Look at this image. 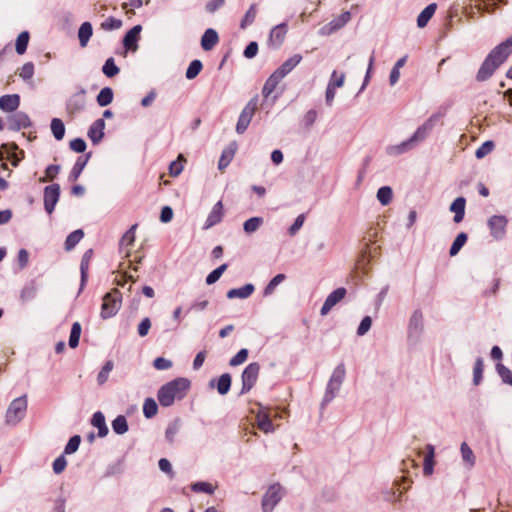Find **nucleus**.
<instances>
[{"label":"nucleus","instance_id":"nucleus-42","mask_svg":"<svg viewBox=\"0 0 512 512\" xmlns=\"http://www.w3.org/2000/svg\"><path fill=\"white\" fill-rule=\"evenodd\" d=\"M50 127L55 139L62 140L65 135V126L62 120L53 118Z\"/></svg>","mask_w":512,"mask_h":512},{"label":"nucleus","instance_id":"nucleus-10","mask_svg":"<svg viewBox=\"0 0 512 512\" xmlns=\"http://www.w3.org/2000/svg\"><path fill=\"white\" fill-rule=\"evenodd\" d=\"M439 118L440 116L438 114L430 116L421 126L417 128L414 134L410 137L411 141H413L415 145L424 141L435 127Z\"/></svg>","mask_w":512,"mask_h":512},{"label":"nucleus","instance_id":"nucleus-39","mask_svg":"<svg viewBox=\"0 0 512 512\" xmlns=\"http://www.w3.org/2000/svg\"><path fill=\"white\" fill-rule=\"evenodd\" d=\"M467 239H468V236L466 233H464V232L459 233L450 247V250H449L450 256L457 255L459 253V251L461 250V248L467 242Z\"/></svg>","mask_w":512,"mask_h":512},{"label":"nucleus","instance_id":"nucleus-2","mask_svg":"<svg viewBox=\"0 0 512 512\" xmlns=\"http://www.w3.org/2000/svg\"><path fill=\"white\" fill-rule=\"evenodd\" d=\"M121 306V292L115 288L112 291L106 293L103 297V303L101 306V317L108 319L114 316Z\"/></svg>","mask_w":512,"mask_h":512},{"label":"nucleus","instance_id":"nucleus-53","mask_svg":"<svg viewBox=\"0 0 512 512\" xmlns=\"http://www.w3.org/2000/svg\"><path fill=\"white\" fill-rule=\"evenodd\" d=\"M227 268L228 265L226 263L220 265L218 268L209 273V275L206 277V283L208 285L214 284L216 281L219 280V278L227 270Z\"/></svg>","mask_w":512,"mask_h":512},{"label":"nucleus","instance_id":"nucleus-22","mask_svg":"<svg viewBox=\"0 0 512 512\" xmlns=\"http://www.w3.org/2000/svg\"><path fill=\"white\" fill-rule=\"evenodd\" d=\"M466 200L464 197L456 198L450 205V211L454 213V222L460 223L464 219Z\"/></svg>","mask_w":512,"mask_h":512},{"label":"nucleus","instance_id":"nucleus-59","mask_svg":"<svg viewBox=\"0 0 512 512\" xmlns=\"http://www.w3.org/2000/svg\"><path fill=\"white\" fill-rule=\"evenodd\" d=\"M80 442H81V438L79 435L72 436L69 439L67 445L65 446V449H64L65 454H72V453L76 452L79 448Z\"/></svg>","mask_w":512,"mask_h":512},{"label":"nucleus","instance_id":"nucleus-9","mask_svg":"<svg viewBox=\"0 0 512 512\" xmlns=\"http://www.w3.org/2000/svg\"><path fill=\"white\" fill-rule=\"evenodd\" d=\"M282 487L274 484L269 487L263 496L262 508L265 512H270L282 498Z\"/></svg>","mask_w":512,"mask_h":512},{"label":"nucleus","instance_id":"nucleus-7","mask_svg":"<svg viewBox=\"0 0 512 512\" xmlns=\"http://www.w3.org/2000/svg\"><path fill=\"white\" fill-rule=\"evenodd\" d=\"M257 106H258V96L256 95L246 104V106L244 107V109L242 110V112L239 116V119H238V122L236 125V131L238 134H243L246 131V129L248 128V126L255 114Z\"/></svg>","mask_w":512,"mask_h":512},{"label":"nucleus","instance_id":"nucleus-14","mask_svg":"<svg viewBox=\"0 0 512 512\" xmlns=\"http://www.w3.org/2000/svg\"><path fill=\"white\" fill-rule=\"evenodd\" d=\"M31 126L29 116L24 112H17L8 117V128L12 131H19Z\"/></svg>","mask_w":512,"mask_h":512},{"label":"nucleus","instance_id":"nucleus-38","mask_svg":"<svg viewBox=\"0 0 512 512\" xmlns=\"http://www.w3.org/2000/svg\"><path fill=\"white\" fill-rule=\"evenodd\" d=\"M84 232L81 229L75 230L68 235L65 241V249L72 250L83 238Z\"/></svg>","mask_w":512,"mask_h":512},{"label":"nucleus","instance_id":"nucleus-61","mask_svg":"<svg viewBox=\"0 0 512 512\" xmlns=\"http://www.w3.org/2000/svg\"><path fill=\"white\" fill-rule=\"evenodd\" d=\"M248 358V350L246 348L241 349L235 356L230 359L229 364L231 366H238L243 364Z\"/></svg>","mask_w":512,"mask_h":512},{"label":"nucleus","instance_id":"nucleus-34","mask_svg":"<svg viewBox=\"0 0 512 512\" xmlns=\"http://www.w3.org/2000/svg\"><path fill=\"white\" fill-rule=\"evenodd\" d=\"M414 142L411 141V138H409L408 140L406 141H403L402 143L398 144V145H393V146H389L387 148V153L389 155H399V154H402V153H405L407 152L408 150H410L413 146H414Z\"/></svg>","mask_w":512,"mask_h":512},{"label":"nucleus","instance_id":"nucleus-41","mask_svg":"<svg viewBox=\"0 0 512 512\" xmlns=\"http://www.w3.org/2000/svg\"><path fill=\"white\" fill-rule=\"evenodd\" d=\"M87 161H88V156L86 157H79L76 161V163L74 164L73 168H72V171L70 173V180L72 181H76L79 176L81 175L84 167L86 166L87 164Z\"/></svg>","mask_w":512,"mask_h":512},{"label":"nucleus","instance_id":"nucleus-48","mask_svg":"<svg viewBox=\"0 0 512 512\" xmlns=\"http://www.w3.org/2000/svg\"><path fill=\"white\" fill-rule=\"evenodd\" d=\"M203 68V65H202V62L198 59L196 60H193L187 70H186V78L189 79V80H192L194 79L202 70Z\"/></svg>","mask_w":512,"mask_h":512},{"label":"nucleus","instance_id":"nucleus-43","mask_svg":"<svg viewBox=\"0 0 512 512\" xmlns=\"http://www.w3.org/2000/svg\"><path fill=\"white\" fill-rule=\"evenodd\" d=\"M393 197L392 189L389 186H383L377 191V199L378 201L386 206L391 203Z\"/></svg>","mask_w":512,"mask_h":512},{"label":"nucleus","instance_id":"nucleus-35","mask_svg":"<svg viewBox=\"0 0 512 512\" xmlns=\"http://www.w3.org/2000/svg\"><path fill=\"white\" fill-rule=\"evenodd\" d=\"M29 40L30 34L28 31H23L18 35L15 43V49L19 55H22L26 52Z\"/></svg>","mask_w":512,"mask_h":512},{"label":"nucleus","instance_id":"nucleus-47","mask_svg":"<svg viewBox=\"0 0 512 512\" xmlns=\"http://www.w3.org/2000/svg\"><path fill=\"white\" fill-rule=\"evenodd\" d=\"M80 335H81V325L79 322H75L72 325L70 337H69V346L71 348H76L78 346Z\"/></svg>","mask_w":512,"mask_h":512},{"label":"nucleus","instance_id":"nucleus-13","mask_svg":"<svg viewBox=\"0 0 512 512\" xmlns=\"http://www.w3.org/2000/svg\"><path fill=\"white\" fill-rule=\"evenodd\" d=\"M345 295L346 289L343 287L337 288L330 293L321 308V315H327L330 310L345 297Z\"/></svg>","mask_w":512,"mask_h":512},{"label":"nucleus","instance_id":"nucleus-33","mask_svg":"<svg viewBox=\"0 0 512 512\" xmlns=\"http://www.w3.org/2000/svg\"><path fill=\"white\" fill-rule=\"evenodd\" d=\"M92 32H93L92 25L89 22H84L80 26L79 31H78V38H79L80 45L82 47H85L87 45L90 37L92 36Z\"/></svg>","mask_w":512,"mask_h":512},{"label":"nucleus","instance_id":"nucleus-55","mask_svg":"<svg viewBox=\"0 0 512 512\" xmlns=\"http://www.w3.org/2000/svg\"><path fill=\"white\" fill-rule=\"evenodd\" d=\"M461 454H462V458L465 462H467L470 466L474 465V463H475L474 453L466 442H463L461 444Z\"/></svg>","mask_w":512,"mask_h":512},{"label":"nucleus","instance_id":"nucleus-29","mask_svg":"<svg viewBox=\"0 0 512 512\" xmlns=\"http://www.w3.org/2000/svg\"><path fill=\"white\" fill-rule=\"evenodd\" d=\"M471 2L478 10L491 13L498 4L505 3V0H471Z\"/></svg>","mask_w":512,"mask_h":512},{"label":"nucleus","instance_id":"nucleus-28","mask_svg":"<svg viewBox=\"0 0 512 512\" xmlns=\"http://www.w3.org/2000/svg\"><path fill=\"white\" fill-rule=\"evenodd\" d=\"M93 256V250H87L81 259L80 271H81V287H83L88 279V271L90 266V261Z\"/></svg>","mask_w":512,"mask_h":512},{"label":"nucleus","instance_id":"nucleus-30","mask_svg":"<svg viewBox=\"0 0 512 512\" xmlns=\"http://www.w3.org/2000/svg\"><path fill=\"white\" fill-rule=\"evenodd\" d=\"M91 423L98 429V436L105 437L108 434V428L105 423V417L102 412H96L92 416Z\"/></svg>","mask_w":512,"mask_h":512},{"label":"nucleus","instance_id":"nucleus-32","mask_svg":"<svg viewBox=\"0 0 512 512\" xmlns=\"http://www.w3.org/2000/svg\"><path fill=\"white\" fill-rule=\"evenodd\" d=\"M191 490L195 493H206L213 494L217 488V485H214L210 482L199 481L191 484Z\"/></svg>","mask_w":512,"mask_h":512},{"label":"nucleus","instance_id":"nucleus-16","mask_svg":"<svg viewBox=\"0 0 512 512\" xmlns=\"http://www.w3.org/2000/svg\"><path fill=\"white\" fill-rule=\"evenodd\" d=\"M224 216V207L222 201H218L210 211L203 229H209L222 221Z\"/></svg>","mask_w":512,"mask_h":512},{"label":"nucleus","instance_id":"nucleus-63","mask_svg":"<svg viewBox=\"0 0 512 512\" xmlns=\"http://www.w3.org/2000/svg\"><path fill=\"white\" fill-rule=\"evenodd\" d=\"M60 172V166L59 165H49L45 170V177L41 178V182H45L47 180H53L58 173Z\"/></svg>","mask_w":512,"mask_h":512},{"label":"nucleus","instance_id":"nucleus-62","mask_svg":"<svg viewBox=\"0 0 512 512\" xmlns=\"http://www.w3.org/2000/svg\"><path fill=\"white\" fill-rule=\"evenodd\" d=\"M350 19H351V14H350V12L346 11V12H343L338 17V19L333 20L330 23V25H332L333 29H339V28L343 27Z\"/></svg>","mask_w":512,"mask_h":512},{"label":"nucleus","instance_id":"nucleus-12","mask_svg":"<svg viewBox=\"0 0 512 512\" xmlns=\"http://www.w3.org/2000/svg\"><path fill=\"white\" fill-rule=\"evenodd\" d=\"M288 27L286 23H281L273 27L270 31L267 44L273 49L279 48L286 38Z\"/></svg>","mask_w":512,"mask_h":512},{"label":"nucleus","instance_id":"nucleus-45","mask_svg":"<svg viewBox=\"0 0 512 512\" xmlns=\"http://www.w3.org/2000/svg\"><path fill=\"white\" fill-rule=\"evenodd\" d=\"M158 412L157 403L153 398H147L143 404V414L146 418L154 417Z\"/></svg>","mask_w":512,"mask_h":512},{"label":"nucleus","instance_id":"nucleus-11","mask_svg":"<svg viewBox=\"0 0 512 512\" xmlns=\"http://www.w3.org/2000/svg\"><path fill=\"white\" fill-rule=\"evenodd\" d=\"M60 197V186L52 184L44 189V208L48 214H51Z\"/></svg>","mask_w":512,"mask_h":512},{"label":"nucleus","instance_id":"nucleus-31","mask_svg":"<svg viewBox=\"0 0 512 512\" xmlns=\"http://www.w3.org/2000/svg\"><path fill=\"white\" fill-rule=\"evenodd\" d=\"M437 5L435 3L429 4L419 15L417 18V25L420 28H423L427 25L429 20L432 18L436 11Z\"/></svg>","mask_w":512,"mask_h":512},{"label":"nucleus","instance_id":"nucleus-17","mask_svg":"<svg viewBox=\"0 0 512 512\" xmlns=\"http://www.w3.org/2000/svg\"><path fill=\"white\" fill-rule=\"evenodd\" d=\"M86 106L85 91L81 90L71 96L67 103V110L71 114L82 111Z\"/></svg>","mask_w":512,"mask_h":512},{"label":"nucleus","instance_id":"nucleus-37","mask_svg":"<svg viewBox=\"0 0 512 512\" xmlns=\"http://www.w3.org/2000/svg\"><path fill=\"white\" fill-rule=\"evenodd\" d=\"M113 90L110 87H104L97 95V103L101 107L109 105L113 101Z\"/></svg>","mask_w":512,"mask_h":512},{"label":"nucleus","instance_id":"nucleus-52","mask_svg":"<svg viewBox=\"0 0 512 512\" xmlns=\"http://www.w3.org/2000/svg\"><path fill=\"white\" fill-rule=\"evenodd\" d=\"M263 223L261 217H252L244 222L243 228L246 233L255 232Z\"/></svg>","mask_w":512,"mask_h":512},{"label":"nucleus","instance_id":"nucleus-21","mask_svg":"<svg viewBox=\"0 0 512 512\" xmlns=\"http://www.w3.org/2000/svg\"><path fill=\"white\" fill-rule=\"evenodd\" d=\"M236 150L237 145L235 142H233L222 151L221 157L218 162V169L220 171H224L225 168L231 163L235 156Z\"/></svg>","mask_w":512,"mask_h":512},{"label":"nucleus","instance_id":"nucleus-49","mask_svg":"<svg viewBox=\"0 0 512 512\" xmlns=\"http://www.w3.org/2000/svg\"><path fill=\"white\" fill-rule=\"evenodd\" d=\"M256 15H257V5L252 4L250 6V8L248 9V11L246 12L244 18L241 21V24H240L241 28L245 29L248 25H251L254 22Z\"/></svg>","mask_w":512,"mask_h":512},{"label":"nucleus","instance_id":"nucleus-19","mask_svg":"<svg viewBox=\"0 0 512 512\" xmlns=\"http://www.w3.org/2000/svg\"><path fill=\"white\" fill-rule=\"evenodd\" d=\"M302 60L300 54H294L292 57L287 59L274 73L280 76L282 79L286 77Z\"/></svg>","mask_w":512,"mask_h":512},{"label":"nucleus","instance_id":"nucleus-1","mask_svg":"<svg viewBox=\"0 0 512 512\" xmlns=\"http://www.w3.org/2000/svg\"><path fill=\"white\" fill-rule=\"evenodd\" d=\"M190 381L187 378H176L160 387L157 393V398L161 406L169 407L173 405L176 400L183 399L189 389Z\"/></svg>","mask_w":512,"mask_h":512},{"label":"nucleus","instance_id":"nucleus-64","mask_svg":"<svg viewBox=\"0 0 512 512\" xmlns=\"http://www.w3.org/2000/svg\"><path fill=\"white\" fill-rule=\"evenodd\" d=\"M344 81L345 75L343 73L338 75L336 71H333L328 84L336 89L342 87L344 85Z\"/></svg>","mask_w":512,"mask_h":512},{"label":"nucleus","instance_id":"nucleus-20","mask_svg":"<svg viewBox=\"0 0 512 512\" xmlns=\"http://www.w3.org/2000/svg\"><path fill=\"white\" fill-rule=\"evenodd\" d=\"M105 122L104 119H97L92 123L88 130V137L93 144H98L104 136Z\"/></svg>","mask_w":512,"mask_h":512},{"label":"nucleus","instance_id":"nucleus-46","mask_svg":"<svg viewBox=\"0 0 512 512\" xmlns=\"http://www.w3.org/2000/svg\"><path fill=\"white\" fill-rule=\"evenodd\" d=\"M113 368H114V363L111 360L107 361L103 365L102 369L100 370V372L97 375V382L99 385H103L108 380L109 374L113 370Z\"/></svg>","mask_w":512,"mask_h":512},{"label":"nucleus","instance_id":"nucleus-26","mask_svg":"<svg viewBox=\"0 0 512 512\" xmlns=\"http://www.w3.org/2000/svg\"><path fill=\"white\" fill-rule=\"evenodd\" d=\"M254 290H255L254 285L246 284L240 288H234V289L229 290L227 292V297L229 299H233V298L245 299V298H248L254 292Z\"/></svg>","mask_w":512,"mask_h":512},{"label":"nucleus","instance_id":"nucleus-6","mask_svg":"<svg viewBox=\"0 0 512 512\" xmlns=\"http://www.w3.org/2000/svg\"><path fill=\"white\" fill-rule=\"evenodd\" d=\"M260 373V365L257 362L250 363L242 372V387L240 394L248 393L256 384Z\"/></svg>","mask_w":512,"mask_h":512},{"label":"nucleus","instance_id":"nucleus-56","mask_svg":"<svg viewBox=\"0 0 512 512\" xmlns=\"http://www.w3.org/2000/svg\"><path fill=\"white\" fill-rule=\"evenodd\" d=\"M185 161V158L182 154H180L176 161H173L169 166V173L171 176L176 177L183 171L182 162Z\"/></svg>","mask_w":512,"mask_h":512},{"label":"nucleus","instance_id":"nucleus-24","mask_svg":"<svg viewBox=\"0 0 512 512\" xmlns=\"http://www.w3.org/2000/svg\"><path fill=\"white\" fill-rule=\"evenodd\" d=\"M219 37L217 32L214 29H207L201 38V46L205 51H209L213 49V47L218 43Z\"/></svg>","mask_w":512,"mask_h":512},{"label":"nucleus","instance_id":"nucleus-3","mask_svg":"<svg viewBox=\"0 0 512 512\" xmlns=\"http://www.w3.org/2000/svg\"><path fill=\"white\" fill-rule=\"evenodd\" d=\"M345 375V365L341 363L334 369L330 377V380L327 385V390L324 396V402H330L334 398L336 392L340 389L343 383Z\"/></svg>","mask_w":512,"mask_h":512},{"label":"nucleus","instance_id":"nucleus-51","mask_svg":"<svg viewBox=\"0 0 512 512\" xmlns=\"http://www.w3.org/2000/svg\"><path fill=\"white\" fill-rule=\"evenodd\" d=\"M495 144L493 141L488 140L485 141L481 146H479L475 152V156L478 159L484 158L488 154H490L494 150Z\"/></svg>","mask_w":512,"mask_h":512},{"label":"nucleus","instance_id":"nucleus-60","mask_svg":"<svg viewBox=\"0 0 512 512\" xmlns=\"http://www.w3.org/2000/svg\"><path fill=\"white\" fill-rule=\"evenodd\" d=\"M121 26H122V20L114 18V17H108L101 24V27L104 30H117V29L121 28Z\"/></svg>","mask_w":512,"mask_h":512},{"label":"nucleus","instance_id":"nucleus-8","mask_svg":"<svg viewBox=\"0 0 512 512\" xmlns=\"http://www.w3.org/2000/svg\"><path fill=\"white\" fill-rule=\"evenodd\" d=\"M508 219L504 215H493L487 221L490 235L495 240H501L506 235Z\"/></svg>","mask_w":512,"mask_h":512},{"label":"nucleus","instance_id":"nucleus-44","mask_svg":"<svg viewBox=\"0 0 512 512\" xmlns=\"http://www.w3.org/2000/svg\"><path fill=\"white\" fill-rule=\"evenodd\" d=\"M112 428L116 434L121 435V434L126 433L128 431V423H127L125 416H123V415L117 416L112 421Z\"/></svg>","mask_w":512,"mask_h":512},{"label":"nucleus","instance_id":"nucleus-40","mask_svg":"<svg viewBox=\"0 0 512 512\" xmlns=\"http://www.w3.org/2000/svg\"><path fill=\"white\" fill-rule=\"evenodd\" d=\"M231 387V375L229 373L222 374L217 381V391L221 395L229 392Z\"/></svg>","mask_w":512,"mask_h":512},{"label":"nucleus","instance_id":"nucleus-27","mask_svg":"<svg viewBox=\"0 0 512 512\" xmlns=\"http://www.w3.org/2000/svg\"><path fill=\"white\" fill-rule=\"evenodd\" d=\"M282 80L280 76L273 72L264 83L262 88L263 97L268 98Z\"/></svg>","mask_w":512,"mask_h":512},{"label":"nucleus","instance_id":"nucleus-18","mask_svg":"<svg viewBox=\"0 0 512 512\" xmlns=\"http://www.w3.org/2000/svg\"><path fill=\"white\" fill-rule=\"evenodd\" d=\"M20 105L18 94H7L0 97V109L4 112H14Z\"/></svg>","mask_w":512,"mask_h":512},{"label":"nucleus","instance_id":"nucleus-15","mask_svg":"<svg viewBox=\"0 0 512 512\" xmlns=\"http://www.w3.org/2000/svg\"><path fill=\"white\" fill-rule=\"evenodd\" d=\"M142 27L140 25H136L131 28L123 39V45L126 50L135 52L138 49V40L140 39V32Z\"/></svg>","mask_w":512,"mask_h":512},{"label":"nucleus","instance_id":"nucleus-57","mask_svg":"<svg viewBox=\"0 0 512 512\" xmlns=\"http://www.w3.org/2000/svg\"><path fill=\"white\" fill-rule=\"evenodd\" d=\"M496 369L503 382L512 386V371L501 363L497 364Z\"/></svg>","mask_w":512,"mask_h":512},{"label":"nucleus","instance_id":"nucleus-58","mask_svg":"<svg viewBox=\"0 0 512 512\" xmlns=\"http://www.w3.org/2000/svg\"><path fill=\"white\" fill-rule=\"evenodd\" d=\"M34 75V64L32 62L25 63L19 69V77L23 80H30Z\"/></svg>","mask_w":512,"mask_h":512},{"label":"nucleus","instance_id":"nucleus-5","mask_svg":"<svg viewBox=\"0 0 512 512\" xmlns=\"http://www.w3.org/2000/svg\"><path fill=\"white\" fill-rule=\"evenodd\" d=\"M512 53V36L497 45L486 58L500 67Z\"/></svg>","mask_w":512,"mask_h":512},{"label":"nucleus","instance_id":"nucleus-23","mask_svg":"<svg viewBox=\"0 0 512 512\" xmlns=\"http://www.w3.org/2000/svg\"><path fill=\"white\" fill-rule=\"evenodd\" d=\"M497 68L498 67L493 62L489 61L488 58H485L477 72L476 79L480 82L489 79Z\"/></svg>","mask_w":512,"mask_h":512},{"label":"nucleus","instance_id":"nucleus-36","mask_svg":"<svg viewBox=\"0 0 512 512\" xmlns=\"http://www.w3.org/2000/svg\"><path fill=\"white\" fill-rule=\"evenodd\" d=\"M427 454L424 458V465H423V472L424 475L429 476L433 472V465H434V447L430 444L427 445Z\"/></svg>","mask_w":512,"mask_h":512},{"label":"nucleus","instance_id":"nucleus-4","mask_svg":"<svg viewBox=\"0 0 512 512\" xmlns=\"http://www.w3.org/2000/svg\"><path fill=\"white\" fill-rule=\"evenodd\" d=\"M27 410V398L26 396H21L14 399L7 411H6V421L9 424L18 423L26 414Z\"/></svg>","mask_w":512,"mask_h":512},{"label":"nucleus","instance_id":"nucleus-50","mask_svg":"<svg viewBox=\"0 0 512 512\" xmlns=\"http://www.w3.org/2000/svg\"><path fill=\"white\" fill-rule=\"evenodd\" d=\"M102 71L107 77L111 78L116 76L120 70L115 64L114 59L110 57L106 60L105 64L103 65Z\"/></svg>","mask_w":512,"mask_h":512},{"label":"nucleus","instance_id":"nucleus-54","mask_svg":"<svg viewBox=\"0 0 512 512\" xmlns=\"http://www.w3.org/2000/svg\"><path fill=\"white\" fill-rule=\"evenodd\" d=\"M483 367L482 358H477L473 368V382L475 385H479L482 380Z\"/></svg>","mask_w":512,"mask_h":512},{"label":"nucleus","instance_id":"nucleus-25","mask_svg":"<svg viewBox=\"0 0 512 512\" xmlns=\"http://www.w3.org/2000/svg\"><path fill=\"white\" fill-rule=\"evenodd\" d=\"M256 420H257V426L261 431H263L265 433H269L274 430L273 423L270 419L269 414L266 411L260 410L257 413Z\"/></svg>","mask_w":512,"mask_h":512}]
</instances>
